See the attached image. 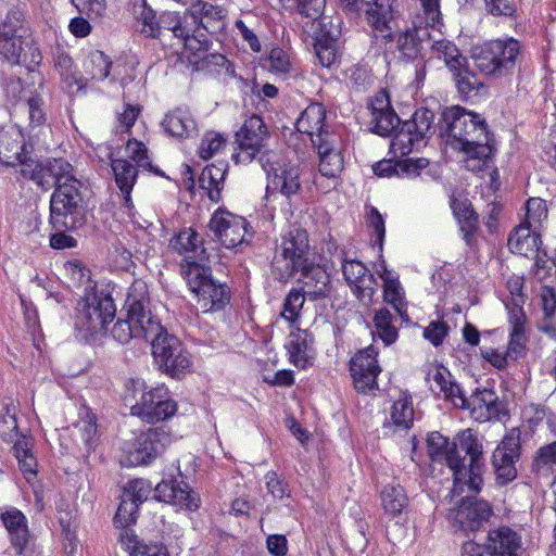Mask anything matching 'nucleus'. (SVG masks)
I'll list each match as a JSON object with an SVG mask.
<instances>
[{"mask_svg":"<svg viewBox=\"0 0 556 556\" xmlns=\"http://www.w3.org/2000/svg\"><path fill=\"white\" fill-rule=\"evenodd\" d=\"M131 556H168L165 546L161 543H144L134 540Z\"/></svg>","mask_w":556,"mask_h":556,"instance_id":"774afa93","label":"nucleus"},{"mask_svg":"<svg viewBox=\"0 0 556 556\" xmlns=\"http://www.w3.org/2000/svg\"><path fill=\"white\" fill-rule=\"evenodd\" d=\"M27 161H30V151L22 130L15 126L0 127V163L23 167Z\"/></svg>","mask_w":556,"mask_h":556,"instance_id":"bb28decb","label":"nucleus"},{"mask_svg":"<svg viewBox=\"0 0 556 556\" xmlns=\"http://www.w3.org/2000/svg\"><path fill=\"white\" fill-rule=\"evenodd\" d=\"M164 130L173 137L189 138L197 134V123L188 108H176L163 121Z\"/></svg>","mask_w":556,"mask_h":556,"instance_id":"e433bc0d","label":"nucleus"},{"mask_svg":"<svg viewBox=\"0 0 556 556\" xmlns=\"http://www.w3.org/2000/svg\"><path fill=\"white\" fill-rule=\"evenodd\" d=\"M306 294L298 290H291L285 299L282 317L289 321H294L303 307Z\"/></svg>","mask_w":556,"mask_h":556,"instance_id":"052dcab7","label":"nucleus"},{"mask_svg":"<svg viewBox=\"0 0 556 556\" xmlns=\"http://www.w3.org/2000/svg\"><path fill=\"white\" fill-rule=\"evenodd\" d=\"M111 334L122 344L128 343L131 339L139 338L134 324L127 316L117 319L111 330Z\"/></svg>","mask_w":556,"mask_h":556,"instance_id":"e2e57ef3","label":"nucleus"},{"mask_svg":"<svg viewBox=\"0 0 556 556\" xmlns=\"http://www.w3.org/2000/svg\"><path fill=\"white\" fill-rule=\"evenodd\" d=\"M144 381L129 379L125 384L124 401L130 406L131 414L148 424L163 421L177 410V404L169 399L165 388L146 391Z\"/></svg>","mask_w":556,"mask_h":556,"instance_id":"39448f33","label":"nucleus"},{"mask_svg":"<svg viewBox=\"0 0 556 556\" xmlns=\"http://www.w3.org/2000/svg\"><path fill=\"white\" fill-rule=\"evenodd\" d=\"M152 355L160 370L172 378H180L190 371L192 362L181 341L168 331L151 344Z\"/></svg>","mask_w":556,"mask_h":556,"instance_id":"f8f14e48","label":"nucleus"},{"mask_svg":"<svg viewBox=\"0 0 556 556\" xmlns=\"http://www.w3.org/2000/svg\"><path fill=\"white\" fill-rule=\"evenodd\" d=\"M148 287L143 281H135L128 289L125 301L127 317L130 318L139 338L152 344L167 331L148 308Z\"/></svg>","mask_w":556,"mask_h":556,"instance_id":"1a4fd4ad","label":"nucleus"},{"mask_svg":"<svg viewBox=\"0 0 556 556\" xmlns=\"http://www.w3.org/2000/svg\"><path fill=\"white\" fill-rule=\"evenodd\" d=\"M308 236L306 230L292 227L282 237L281 244L277 249L274 265L280 271V278L292 277L300 268L305 267L308 253Z\"/></svg>","mask_w":556,"mask_h":556,"instance_id":"ddd939ff","label":"nucleus"},{"mask_svg":"<svg viewBox=\"0 0 556 556\" xmlns=\"http://www.w3.org/2000/svg\"><path fill=\"white\" fill-rule=\"evenodd\" d=\"M190 290L195 293L198 304L204 313L224 309L230 302V290L226 283L212 278L207 264H192L184 270Z\"/></svg>","mask_w":556,"mask_h":556,"instance_id":"0eeeda50","label":"nucleus"},{"mask_svg":"<svg viewBox=\"0 0 556 556\" xmlns=\"http://www.w3.org/2000/svg\"><path fill=\"white\" fill-rule=\"evenodd\" d=\"M237 148L232 154V160L239 164H248L256 156L264 159V149L269 132L263 118L256 114L247 118L243 125L235 135Z\"/></svg>","mask_w":556,"mask_h":556,"instance_id":"4468645a","label":"nucleus"},{"mask_svg":"<svg viewBox=\"0 0 556 556\" xmlns=\"http://www.w3.org/2000/svg\"><path fill=\"white\" fill-rule=\"evenodd\" d=\"M341 268L353 294L364 303L370 302L375 293L376 278L369 269L356 260H344Z\"/></svg>","mask_w":556,"mask_h":556,"instance_id":"cd10ccee","label":"nucleus"},{"mask_svg":"<svg viewBox=\"0 0 556 556\" xmlns=\"http://www.w3.org/2000/svg\"><path fill=\"white\" fill-rule=\"evenodd\" d=\"M397 0H365L363 14L370 27L378 31L389 29Z\"/></svg>","mask_w":556,"mask_h":556,"instance_id":"c9c22d12","label":"nucleus"},{"mask_svg":"<svg viewBox=\"0 0 556 556\" xmlns=\"http://www.w3.org/2000/svg\"><path fill=\"white\" fill-rule=\"evenodd\" d=\"M153 490L149 480L134 479L129 481L123 491V498H127L139 507L147 501ZM154 498L159 502L176 505L189 510H194L200 505V497L184 481L175 479L163 480L154 488Z\"/></svg>","mask_w":556,"mask_h":556,"instance_id":"423d86ee","label":"nucleus"},{"mask_svg":"<svg viewBox=\"0 0 556 556\" xmlns=\"http://www.w3.org/2000/svg\"><path fill=\"white\" fill-rule=\"evenodd\" d=\"M260 163L267 173V192L280 193L287 198L296 194L301 189L299 168L289 164L266 162L263 157Z\"/></svg>","mask_w":556,"mask_h":556,"instance_id":"5701e85b","label":"nucleus"},{"mask_svg":"<svg viewBox=\"0 0 556 556\" xmlns=\"http://www.w3.org/2000/svg\"><path fill=\"white\" fill-rule=\"evenodd\" d=\"M169 14H178V12L167 11V12L162 13L160 15V17L157 20H155V14L152 11H150V10L143 11L141 14V20H142L141 33L148 37L157 38L162 35V30H168L175 37L176 28L167 27V26H164V24H163V18L165 17V15H169Z\"/></svg>","mask_w":556,"mask_h":556,"instance_id":"864d4df0","label":"nucleus"},{"mask_svg":"<svg viewBox=\"0 0 556 556\" xmlns=\"http://www.w3.org/2000/svg\"><path fill=\"white\" fill-rule=\"evenodd\" d=\"M170 443L169 433L162 427L149 428L140 432L134 442L124 448L122 464L140 466L151 463Z\"/></svg>","mask_w":556,"mask_h":556,"instance_id":"2eb2a0df","label":"nucleus"},{"mask_svg":"<svg viewBox=\"0 0 556 556\" xmlns=\"http://www.w3.org/2000/svg\"><path fill=\"white\" fill-rule=\"evenodd\" d=\"M379 276L383 280V300L395 309L403 320H408L405 293L399 278L392 276L386 266Z\"/></svg>","mask_w":556,"mask_h":556,"instance_id":"58836bf2","label":"nucleus"},{"mask_svg":"<svg viewBox=\"0 0 556 556\" xmlns=\"http://www.w3.org/2000/svg\"><path fill=\"white\" fill-rule=\"evenodd\" d=\"M488 548L492 556H519L520 542L518 533L508 527H501L489 532Z\"/></svg>","mask_w":556,"mask_h":556,"instance_id":"4c0bfd02","label":"nucleus"},{"mask_svg":"<svg viewBox=\"0 0 556 556\" xmlns=\"http://www.w3.org/2000/svg\"><path fill=\"white\" fill-rule=\"evenodd\" d=\"M520 43L514 38L492 40L476 48L472 59L476 67L484 75H501L515 66Z\"/></svg>","mask_w":556,"mask_h":556,"instance_id":"9d476101","label":"nucleus"},{"mask_svg":"<svg viewBox=\"0 0 556 556\" xmlns=\"http://www.w3.org/2000/svg\"><path fill=\"white\" fill-rule=\"evenodd\" d=\"M319 135L313 147L319 156L318 169L323 177L336 179L343 169L340 138L337 134Z\"/></svg>","mask_w":556,"mask_h":556,"instance_id":"b1692460","label":"nucleus"},{"mask_svg":"<svg viewBox=\"0 0 556 556\" xmlns=\"http://www.w3.org/2000/svg\"><path fill=\"white\" fill-rule=\"evenodd\" d=\"M521 430L514 427L506 434L493 453V466L496 479L500 483L506 484L517 477V468L515 462L520 456Z\"/></svg>","mask_w":556,"mask_h":556,"instance_id":"aec40b11","label":"nucleus"},{"mask_svg":"<svg viewBox=\"0 0 556 556\" xmlns=\"http://www.w3.org/2000/svg\"><path fill=\"white\" fill-rule=\"evenodd\" d=\"M390 422H386L384 427H393L395 431H405L410 428L414 420V408L412 397L407 394L394 401L390 412Z\"/></svg>","mask_w":556,"mask_h":556,"instance_id":"37998d69","label":"nucleus"},{"mask_svg":"<svg viewBox=\"0 0 556 556\" xmlns=\"http://www.w3.org/2000/svg\"><path fill=\"white\" fill-rule=\"evenodd\" d=\"M433 117L432 111L419 109L414 113L412 119L403 123V126H405L407 131H410L415 138L421 141L430 131Z\"/></svg>","mask_w":556,"mask_h":556,"instance_id":"603ef678","label":"nucleus"},{"mask_svg":"<svg viewBox=\"0 0 556 556\" xmlns=\"http://www.w3.org/2000/svg\"><path fill=\"white\" fill-rule=\"evenodd\" d=\"M458 93L464 99H470L479 93L483 84L478 79L475 73L469 71L468 62L459 71L452 72Z\"/></svg>","mask_w":556,"mask_h":556,"instance_id":"de8ad7c7","label":"nucleus"},{"mask_svg":"<svg viewBox=\"0 0 556 556\" xmlns=\"http://www.w3.org/2000/svg\"><path fill=\"white\" fill-rule=\"evenodd\" d=\"M138 508L135 502H130L122 496L114 517L115 526L121 529H127L135 525L138 517Z\"/></svg>","mask_w":556,"mask_h":556,"instance_id":"13d9d810","label":"nucleus"},{"mask_svg":"<svg viewBox=\"0 0 556 556\" xmlns=\"http://www.w3.org/2000/svg\"><path fill=\"white\" fill-rule=\"evenodd\" d=\"M375 333L386 345H391L397 340V329L393 325L392 314L388 308H380L374 317Z\"/></svg>","mask_w":556,"mask_h":556,"instance_id":"8fccbe9b","label":"nucleus"},{"mask_svg":"<svg viewBox=\"0 0 556 556\" xmlns=\"http://www.w3.org/2000/svg\"><path fill=\"white\" fill-rule=\"evenodd\" d=\"M428 454L432 462H445L453 473V496L467 489L478 493L481 490L483 457L482 444L471 429L462 431L454 442L440 432H431L427 439Z\"/></svg>","mask_w":556,"mask_h":556,"instance_id":"f257e3e1","label":"nucleus"},{"mask_svg":"<svg viewBox=\"0 0 556 556\" xmlns=\"http://www.w3.org/2000/svg\"><path fill=\"white\" fill-rule=\"evenodd\" d=\"M85 66L92 79L104 80L110 75L112 62L102 51L97 50L88 55Z\"/></svg>","mask_w":556,"mask_h":556,"instance_id":"5fc2aeb1","label":"nucleus"},{"mask_svg":"<svg viewBox=\"0 0 556 556\" xmlns=\"http://www.w3.org/2000/svg\"><path fill=\"white\" fill-rule=\"evenodd\" d=\"M547 219V206L544 200L531 198L526 204V215L523 217L525 229H543V224Z\"/></svg>","mask_w":556,"mask_h":556,"instance_id":"09e8293b","label":"nucleus"},{"mask_svg":"<svg viewBox=\"0 0 556 556\" xmlns=\"http://www.w3.org/2000/svg\"><path fill=\"white\" fill-rule=\"evenodd\" d=\"M208 228L226 249L248 244L247 237L251 236L248 231V222L243 217L220 208L212 215Z\"/></svg>","mask_w":556,"mask_h":556,"instance_id":"f3484780","label":"nucleus"},{"mask_svg":"<svg viewBox=\"0 0 556 556\" xmlns=\"http://www.w3.org/2000/svg\"><path fill=\"white\" fill-rule=\"evenodd\" d=\"M24 23V12L21 8L9 9L0 24V54L12 64L38 65L42 56L39 49L25 38L27 28Z\"/></svg>","mask_w":556,"mask_h":556,"instance_id":"20e7f679","label":"nucleus"},{"mask_svg":"<svg viewBox=\"0 0 556 556\" xmlns=\"http://www.w3.org/2000/svg\"><path fill=\"white\" fill-rule=\"evenodd\" d=\"M21 174L43 191H48L51 188L56 189L58 185L73 175V166L64 159H51L42 163L30 160L21 167Z\"/></svg>","mask_w":556,"mask_h":556,"instance_id":"a211bd4d","label":"nucleus"},{"mask_svg":"<svg viewBox=\"0 0 556 556\" xmlns=\"http://www.w3.org/2000/svg\"><path fill=\"white\" fill-rule=\"evenodd\" d=\"M491 513L488 502L466 495L458 506L448 510L447 519L454 530L477 531L489 520Z\"/></svg>","mask_w":556,"mask_h":556,"instance_id":"6ab92c4d","label":"nucleus"},{"mask_svg":"<svg viewBox=\"0 0 556 556\" xmlns=\"http://www.w3.org/2000/svg\"><path fill=\"white\" fill-rule=\"evenodd\" d=\"M225 175L226 165L220 163L204 167L199 177L200 187L207 192L210 200L215 203L222 199Z\"/></svg>","mask_w":556,"mask_h":556,"instance_id":"a19ab883","label":"nucleus"},{"mask_svg":"<svg viewBox=\"0 0 556 556\" xmlns=\"http://www.w3.org/2000/svg\"><path fill=\"white\" fill-rule=\"evenodd\" d=\"M395 45L400 58L405 62H414L421 55V39L416 29L396 34Z\"/></svg>","mask_w":556,"mask_h":556,"instance_id":"c03bdc74","label":"nucleus"},{"mask_svg":"<svg viewBox=\"0 0 556 556\" xmlns=\"http://www.w3.org/2000/svg\"><path fill=\"white\" fill-rule=\"evenodd\" d=\"M267 62L269 71L276 74H287L292 67L288 53L281 48L271 49Z\"/></svg>","mask_w":556,"mask_h":556,"instance_id":"0e129e2a","label":"nucleus"},{"mask_svg":"<svg viewBox=\"0 0 556 556\" xmlns=\"http://www.w3.org/2000/svg\"><path fill=\"white\" fill-rule=\"evenodd\" d=\"M0 518L8 531L11 545L21 556L31 540L26 516L15 507H7L0 514Z\"/></svg>","mask_w":556,"mask_h":556,"instance_id":"c756f323","label":"nucleus"},{"mask_svg":"<svg viewBox=\"0 0 556 556\" xmlns=\"http://www.w3.org/2000/svg\"><path fill=\"white\" fill-rule=\"evenodd\" d=\"M370 130L379 136H390L400 125V118L391 106L389 94L380 90L368 103Z\"/></svg>","mask_w":556,"mask_h":556,"instance_id":"a878e982","label":"nucleus"},{"mask_svg":"<svg viewBox=\"0 0 556 556\" xmlns=\"http://www.w3.org/2000/svg\"><path fill=\"white\" fill-rule=\"evenodd\" d=\"M529 233L523 237V267L528 274L538 280L545 279L555 265L554 261L548 257L541 239L539 229H527Z\"/></svg>","mask_w":556,"mask_h":556,"instance_id":"4be33fe9","label":"nucleus"},{"mask_svg":"<svg viewBox=\"0 0 556 556\" xmlns=\"http://www.w3.org/2000/svg\"><path fill=\"white\" fill-rule=\"evenodd\" d=\"M299 271L302 273V290L308 299L318 300L330 294V276L325 268L305 262V267L300 268Z\"/></svg>","mask_w":556,"mask_h":556,"instance_id":"7c9ffc66","label":"nucleus"},{"mask_svg":"<svg viewBox=\"0 0 556 556\" xmlns=\"http://www.w3.org/2000/svg\"><path fill=\"white\" fill-rule=\"evenodd\" d=\"M126 154L137 164L138 167H142L144 169L152 168L148 156V150L142 142L136 139L128 140L126 144Z\"/></svg>","mask_w":556,"mask_h":556,"instance_id":"680f3d73","label":"nucleus"},{"mask_svg":"<svg viewBox=\"0 0 556 556\" xmlns=\"http://www.w3.org/2000/svg\"><path fill=\"white\" fill-rule=\"evenodd\" d=\"M111 167L114 173L115 181L119 190L127 191L132 189L137 180L138 170L128 160H112Z\"/></svg>","mask_w":556,"mask_h":556,"instance_id":"3c124183","label":"nucleus"},{"mask_svg":"<svg viewBox=\"0 0 556 556\" xmlns=\"http://www.w3.org/2000/svg\"><path fill=\"white\" fill-rule=\"evenodd\" d=\"M115 305L111 295L90 291L77 304L75 328L87 339L106 328L115 316Z\"/></svg>","mask_w":556,"mask_h":556,"instance_id":"6e6552de","label":"nucleus"},{"mask_svg":"<svg viewBox=\"0 0 556 556\" xmlns=\"http://www.w3.org/2000/svg\"><path fill=\"white\" fill-rule=\"evenodd\" d=\"M327 111L321 103L309 104L295 123L296 130L309 136L312 144L319 135L336 134L325 123Z\"/></svg>","mask_w":556,"mask_h":556,"instance_id":"2f4dec72","label":"nucleus"},{"mask_svg":"<svg viewBox=\"0 0 556 556\" xmlns=\"http://www.w3.org/2000/svg\"><path fill=\"white\" fill-rule=\"evenodd\" d=\"M265 482L268 493L271 494L274 498L282 500L283 497L289 496L290 491L288 485L283 479L277 475V472L268 471L265 475Z\"/></svg>","mask_w":556,"mask_h":556,"instance_id":"338daca9","label":"nucleus"},{"mask_svg":"<svg viewBox=\"0 0 556 556\" xmlns=\"http://www.w3.org/2000/svg\"><path fill=\"white\" fill-rule=\"evenodd\" d=\"M378 351L368 346L358 351L350 361V372L357 392L367 393L377 389V377L380 367L377 361Z\"/></svg>","mask_w":556,"mask_h":556,"instance_id":"412c9836","label":"nucleus"},{"mask_svg":"<svg viewBox=\"0 0 556 556\" xmlns=\"http://www.w3.org/2000/svg\"><path fill=\"white\" fill-rule=\"evenodd\" d=\"M170 248L186 256V264L181 266L184 271L192 264H207L208 254L203 247V239L192 228H184L180 230L169 243Z\"/></svg>","mask_w":556,"mask_h":556,"instance_id":"c85d7f7f","label":"nucleus"},{"mask_svg":"<svg viewBox=\"0 0 556 556\" xmlns=\"http://www.w3.org/2000/svg\"><path fill=\"white\" fill-rule=\"evenodd\" d=\"M437 60L442 61L451 73L462 70L467 62V58L463 55L458 47L445 38L433 40L430 45L426 64L431 65Z\"/></svg>","mask_w":556,"mask_h":556,"instance_id":"72a5a7b5","label":"nucleus"},{"mask_svg":"<svg viewBox=\"0 0 556 556\" xmlns=\"http://www.w3.org/2000/svg\"><path fill=\"white\" fill-rule=\"evenodd\" d=\"M426 27L440 29L443 26L440 0H419Z\"/></svg>","mask_w":556,"mask_h":556,"instance_id":"bf43d9fd","label":"nucleus"},{"mask_svg":"<svg viewBox=\"0 0 556 556\" xmlns=\"http://www.w3.org/2000/svg\"><path fill=\"white\" fill-rule=\"evenodd\" d=\"M440 123L446 143L464 154L468 170L479 173L489 166L495 148L488 124L480 114L458 105L451 106L443 111Z\"/></svg>","mask_w":556,"mask_h":556,"instance_id":"f03ea898","label":"nucleus"},{"mask_svg":"<svg viewBox=\"0 0 556 556\" xmlns=\"http://www.w3.org/2000/svg\"><path fill=\"white\" fill-rule=\"evenodd\" d=\"M81 182L73 175L54 189L50 200V223L55 230L70 227L67 217L81 205Z\"/></svg>","mask_w":556,"mask_h":556,"instance_id":"dca6fc26","label":"nucleus"},{"mask_svg":"<svg viewBox=\"0 0 556 556\" xmlns=\"http://www.w3.org/2000/svg\"><path fill=\"white\" fill-rule=\"evenodd\" d=\"M465 408L470 412V416L479 422H485L491 419H497L502 422L508 418V413L503 404L498 402L497 395L489 389L477 390L465 404Z\"/></svg>","mask_w":556,"mask_h":556,"instance_id":"393cba45","label":"nucleus"},{"mask_svg":"<svg viewBox=\"0 0 556 556\" xmlns=\"http://www.w3.org/2000/svg\"><path fill=\"white\" fill-rule=\"evenodd\" d=\"M429 161L425 157L419 159H405L393 163L391 160H383L374 166L376 175L381 177H389L392 174L396 175H418L420 169L426 168Z\"/></svg>","mask_w":556,"mask_h":556,"instance_id":"ea45409f","label":"nucleus"},{"mask_svg":"<svg viewBox=\"0 0 556 556\" xmlns=\"http://www.w3.org/2000/svg\"><path fill=\"white\" fill-rule=\"evenodd\" d=\"M419 142L420 141L402 125L401 129L391 140L390 151L395 157H402L408 155L413 151L414 146Z\"/></svg>","mask_w":556,"mask_h":556,"instance_id":"4d7b16f0","label":"nucleus"},{"mask_svg":"<svg viewBox=\"0 0 556 556\" xmlns=\"http://www.w3.org/2000/svg\"><path fill=\"white\" fill-rule=\"evenodd\" d=\"M53 63L59 72L65 88L72 92L74 89L81 88L79 72L75 68L74 62L70 54L61 48H55L53 52Z\"/></svg>","mask_w":556,"mask_h":556,"instance_id":"79ce46f5","label":"nucleus"},{"mask_svg":"<svg viewBox=\"0 0 556 556\" xmlns=\"http://www.w3.org/2000/svg\"><path fill=\"white\" fill-rule=\"evenodd\" d=\"M313 343L314 337L307 330L292 331L286 343L290 362L298 368H305L313 357Z\"/></svg>","mask_w":556,"mask_h":556,"instance_id":"f704fd0d","label":"nucleus"},{"mask_svg":"<svg viewBox=\"0 0 556 556\" xmlns=\"http://www.w3.org/2000/svg\"><path fill=\"white\" fill-rule=\"evenodd\" d=\"M68 430L74 444L78 448L88 454L94 450L98 439L97 419L88 408H84L79 419Z\"/></svg>","mask_w":556,"mask_h":556,"instance_id":"473e14b6","label":"nucleus"},{"mask_svg":"<svg viewBox=\"0 0 556 556\" xmlns=\"http://www.w3.org/2000/svg\"><path fill=\"white\" fill-rule=\"evenodd\" d=\"M507 286L511 295L510 301L506 303L511 324L508 348L504 354L494 349L481 350L483 358L498 369L505 368L509 361L517 362L521 349V283L518 280H509Z\"/></svg>","mask_w":556,"mask_h":556,"instance_id":"9b49d317","label":"nucleus"},{"mask_svg":"<svg viewBox=\"0 0 556 556\" xmlns=\"http://www.w3.org/2000/svg\"><path fill=\"white\" fill-rule=\"evenodd\" d=\"M223 8L204 1L193 3L184 13L165 15L164 26L174 27L177 38L194 56L191 62L202 68L208 64L224 66L226 58L220 53H211L212 42L207 33L214 34L225 27Z\"/></svg>","mask_w":556,"mask_h":556,"instance_id":"7ed1b4c3","label":"nucleus"},{"mask_svg":"<svg viewBox=\"0 0 556 556\" xmlns=\"http://www.w3.org/2000/svg\"><path fill=\"white\" fill-rule=\"evenodd\" d=\"M450 327L442 320H432L424 329L422 336L433 346H439L443 343L444 339L448 334Z\"/></svg>","mask_w":556,"mask_h":556,"instance_id":"69168bd1","label":"nucleus"},{"mask_svg":"<svg viewBox=\"0 0 556 556\" xmlns=\"http://www.w3.org/2000/svg\"><path fill=\"white\" fill-rule=\"evenodd\" d=\"M33 439L30 437L21 435L14 442L13 450L18 466L24 475L37 473V459L33 454Z\"/></svg>","mask_w":556,"mask_h":556,"instance_id":"a18cd8bd","label":"nucleus"},{"mask_svg":"<svg viewBox=\"0 0 556 556\" xmlns=\"http://www.w3.org/2000/svg\"><path fill=\"white\" fill-rule=\"evenodd\" d=\"M381 503L386 514L394 517L404 510L408 498L400 484H389L381 492Z\"/></svg>","mask_w":556,"mask_h":556,"instance_id":"49530a36","label":"nucleus"},{"mask_svg":"<svg viewBox=\"0 0 556 556\" xmlns=\"http://www.w3.org/2000/svg\"><path fill=\"white\" fill-rule=\"evenodd\" d=\"M226 137L216 131H206L201 139L198 149L199 156L203 160L212 159L226 146Z\"/></svg>","mask_w":556,"mask_h":556,"instance_id":"6e6d98bb","label":"nucleus"}]
</instances>
